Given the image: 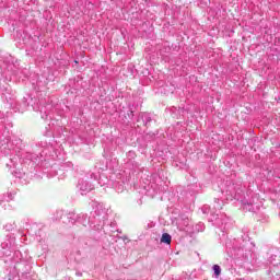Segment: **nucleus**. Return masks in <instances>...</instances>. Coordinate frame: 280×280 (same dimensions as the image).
Wrapping results in <instances>:
<instances>
[{"instance_id": "1", "label": "nucleus", "mask_w": 280, "mask_h": 280, "mask_svg": "<svg viewBox=\"0 0 280 280\" xmlns=\"http://www.w3.org/2000/svg\"><path fill=\"white\" fill-rule=\"evenodd\" d=\"M161 243L162 244H172V235H170L168 233L162 234Z\"/></svg>"}, {"instance_id": "2", "label": "nucleus", "mask_w": 280, "mask_h": 280, "mask_svg": "<svg viewBox=\"0 0 280 280\" xmlns=\"http://www.w3.org/2000/svg\"><path fill=\"white\" fill-rule=\"evenodd\" d=\"M213 270H214L215 277H220V275L222 272V269L220 268V266L219 265H214L213 266Z\"/></svg>"}]
</instances>
